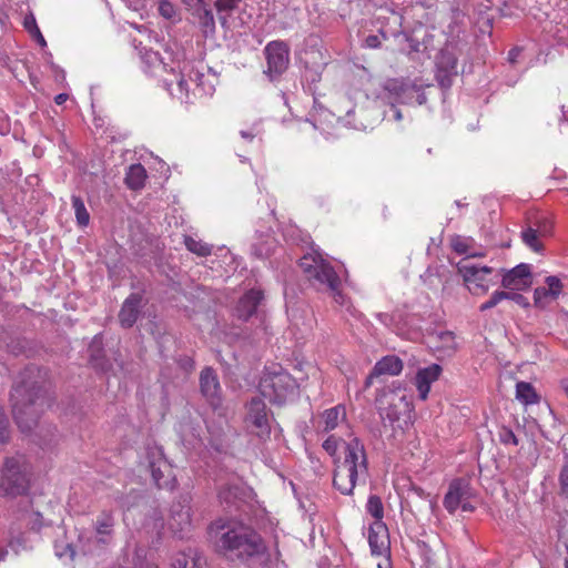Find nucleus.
Returning <instances> with one entry per match:
<instances>
[{
	"instance_id": "53",
	"label": "nucleus",
	"mask_w": 568,
	"mask_h": 568,
	"mask_svg": "<svg viewBox=\"0 0 568 568\" xmlns=\"http://www.w3.org/2000/svg\"><path fill=\"white\" fill-rule=\"evenodd\" d=\"M520 53H521V48H519V47L513 48L508 53V61L510 63H516L518 61Z\"/></svg>"
},
{
	"instance_id": "64",
	"label": "nucleus",
	"mask_w": 568,
	"mask_h": 568,
	"mask_svg": "<svg viewBox=\"0 0 568 568\" xmlns=\"http://www.w3.org/2000/svg\"><path fill=\"white\" fill-rule=\"evenodd\" d=\"M565 568H568V557L565 559Z\"/></svg>"
},
{
	"instance_id": "6",
	"label": "nucleus",
	"mask_w": 568,
	"mask_h": 568,
	"mask_svg": "<svg viewBox=\"0 0 568 568\" xmlns=\"http://www.w3.org/2000/svg\"><path fill=\"white\" fill-rule=\"evenodd\" d=\"M389 376L390 357L384 356L375 364L365 383L366 387L376 388L373 404L383 422L390 418V390L387 388Z\"/></svg>"
},
{
	"instance_id": "40",
	"label": "nucleus",
	"mask_w": 568,
	"mask_h": 568,
	"mask_svg": "<svg viewBox=\"0 0 568 568\" xmlns=\"http://www.w3.org/2000/svg\"><path fill=\"white\" fill-rule=\"evenodd\" d=\"M190 548L186 551L176 554L171 562L172 568H186L191 561Z\"/></svg>"
},
{
	"instance_id": "2",
	"label": "nucleus",
	"mask_w": 568,
	"mask_h": 568,
	"mask_svg": "<svg viewBox=\"0 0 568 568\" xmlns=\"http://www.w3.org/2000/svg\"><path fill=\"white\" fill-rule=\"evenodd\" d=\"M172 62L176 63V73L175 67H172V79H163L164 87L171 95L187 100L191 91L194 95L214 93L217 78L209 69L206 70L202 62L194 63L186 60L184 52H178Z\"/></svg>"
},
{
	"instance_id": "23",
	"label": "nucleus",
	"mask_w": 568,
	"mask_h": 568,
	"mask_svg": "<svg viewBox=\"0 0 568 568\" xmlns=\"http://www.w3.org/2000/svg\"><path fill=\"white\" fill-rule=\"evenodd\" d=\"M178 52H183L176 43L173 45L168 47L165 50V53L168 54V59L170 62H166L164 58H160L159 53L155 51H146L144 54V58L146 60V63H149L154 69H162L165 72H169L172 77L171 68L175 67V72L178 71L176 63H173L172 60L176 57Z\"/></svg>"
},
{
	"instance_id": "13",
	"label": "nucleus",
	"mask_w": 568,
	"mask_h": 568,
	"mask_svg": "<svg viewBox=\"0 0 568 568\" xmlns=\"http://www.w3.org/2000/svg\"><path fill=\"white\" fill-rule=\"evenodd\" d=\"M471 496L473 491L469 484L465 480L456 479L449 485L444 498V506L449 513H455L457 509L473 511L475 507L470 503Z\"/></svg>"
},
{
	"instance_id": "36",
	"label": "nucleus",
	"mask_w": 568,
	"mask_h": 568,
	"mask_svg": "<svg viewBox=\"0 0 568 568\" xmlns=\"http://www.w3.org/2000/svg\"><path fill=\"white\" fill-rule=\"evenodd\" d=\"M521 240L534 252H540L542 250V244L539 241V232L532 227H527L521 232Z\"/></svg>"
},
{
	"instance_id": "44",
	"label": "nucleus",
	"mask_w": 568,
	"mask_h": 568,
	"mask_svg": "<svg viewBox=\"0 0 568 568\" xmlns=\"http://www.w3.org/2000/svg\"><path fill=\"white\" fill-rule=\"evenodd\" d=\"M159 12L165 19H172L175 16V9L173 4L166 0L160 1Z\"/></svg>"
},
{
	"instance_id": "38",
	"label": "nucleus",
	"mask_w": 568,
	"mask_h": 568,
	"mask_svg": "<svg viewBox=\"0 0 568 568\" xmlns=\"http://www.w3.org/2000/svg\"><path fill=\"white\" fill-rule=\"evenodd\" d=\"M435 338L440 343L437 345V348H440L445 352H453L456 348V338L454 333L448 331L439 332L435 335Z\"/></svg>"
},
{
	"instance_id": "52",
	"label": "nucleus",
	"mask_w": 568,
	"mask_h": 568,
	"mask_svg": "<svg viewBox=\"0 0 568 568\" xmlns=\"http://www.w3.org/2000/svg\"><path fill=\"white\" fill-rule=\"evenodd\" d=\"M501 440L505 444L517 445V438H516L515 434L511 430H506L504 433L503 437H501Z\"/></svg>"
},
{
	"instance_id": "58",
	"label": "nucleus",
	"mask_w": 568,
	"mask_h": 568,
	"mask_svg": "<svg viewBox=\"0 0 568 568\" xmlns=\"http://www.w3.org/2000/svg\"><path fill=\"white\" fill-rule=\"evenodd\" d=\"M561 387L565 390V393L568 395V378L561 381Z\"/></svg>"
},
{
	"instance_id": "45",
	"label": "nucleus",
	"mask_w": 568,
	"mask_h": 568,
	"mask_svg": "<svg viewBox=\"0 0 568 568\" xmlns=\"http://www.w3.org/2000/svg\"><path fill=\"white\" fill-rule=\"evenodd\" d=\"M559 483L561 493L568 495V458H566L565 464L560 470Z\"/></svg>"
},
{
	"instance_id": "10",
	"label": "nucleus",
	"mask_w": 568,
	"mask_h": 568,
	"mask_svg": "<svg viewBox=\"0 0 568 568\" xmlns=\"http://www.w3.org/2000/svg\"><path fill=\"white\" fill-rule=\"evenodd\" d=\"M244 423L246 429L261 439L270 436L271 416L265 403L261 398H253L247 404Z\"/></svg>"
},
{
	"instance_id": "42",
	"label": "nucleus",
	"mask_w": 568,
	"mask_h": 568,
	"mask_svg": "<svg viewBox=\"0 0 568 568\" xmlns=\"http://www.w3.org/2000/svg\"><path fill=\"white\" fill-rule=\"evenodd\" d=\"M9 438V422L7 415L0 405V443H6Z\"/></svg>"
},
{
	"instance_id": "18",
	"label": "nucleus",
	"mask_w": 568,
	"mask_h": 568,
	"mask_svg": "<svg viewBox=\"0 0 568 568\" xmlns=\"http://www.w3.org/2000/svg\"><path fill=\"white\" fill-rule=\"evenodd\" d=\"M393 99L405 104H422L425 95L416 84L405 81H393Z\"/></svg>"
},
{
	"instance_id": "22",
	"label": "nucleus",
	"mask_w": 568,
	"mask_h": 568,
	"mask_svg": "<svg viewBox=\"0 0 568 568\" xmlns=\"http://www.w3.org/2000/svg\"><path fill=\"white\" fill-rule=\"evenodd\" d=\"M142 297L140 294H131L122 304L119 321L123 327H131L136 322Z\"/></svg>"
},
{
	"instance_id": "34",
	"label": "nucleus",
	"mask_w": 568,
	"mask_h": 568,
	"mask_svg": "<svg viewBox=\"0 0 568 568\" xmlns=\"http://www.w3.org/2000/svg\"><path fill=\"white\" fill-rule=\"evenodd\" d=\"M437 65L440 70H444L447 74L457 73V59L448 51H442L438 59Z\"/></svg>"
},
{
	"instance_id": "55",
	"label": "nucleus",
	"mask_w": 568,
	"mask_h": 568,
	"mask_svg": "<svg viewBox=\"0 0 568 568\" xmlns=\"http://www.w3.org/2000/svg\"><path fill=\"white\" fill-rule=\"evenodd\" d=\"M32 37L37 40V42H38L42 48H44V47L47 45L45 39L43 38V36H42V33H41V31H40V30H39L37 33H34Z\"/></svg>"
},
{
	"instance_id": "12",
	"label": "nucleus",
	"mask_w": 568,
	"mask_h": 568,
	"mask_svg": "<svg viewBox=\"0 0 568 568\" xmlns=\"http://www.w3.org/2000/svg\"><path fill=\"white\" fill-rule=\"evenodd\" d=\"M267 68L264 73L270 80L278 79L288 68L290 48L283 41H271L264 48Z\"/></svg>"
},
{
	"instance_id": "5",
	"label": "nucleus",
	"mask_w": 568,
	"mask_h": 568,
	"mask_svg": "<svg viewBox=\"0 0 568 568\" xmlns=\"http://www.w3.org/2000/svg\"><path fill=\"white\" fill-rule=\"evenodd\" d=\"M300 266L315 286L329 292L336 303L344 304V295L341 292V280L335 270L318 252L314 251L305 254L300 260Z\"/></svg>"
},
{
	"instance_id": "30",
	"label": "nucleus",
	"mask_w": 568,
	"mask_h": 568,
	"mask_svg": "<svg viewBox=\"0 0 568 568\" xmlns=\"http://www.w3.org/2000/svg\"><path fill=\"white\" fill-rule=\"evenodd\" d=\"M516 398L525 404L531 405L538 403V395L531 384L519 382L516 385Z\"/></svg>"
},
{
	"instance_id": "17",
	"label": "nucleus",
	"mask_w": 568,
	"mask_h": 568,
	"mask_svg": "<svg viewBox=\"0 0 568 568\" xmlns=\"http://www.w3.org/2000/svg\"><path fill=\"white\" fill-rule=\"evenodd\" d=\"M187 4L202 32L205 36L213 34L215 31V20L212 9L203 0H189Z\"/></svg>"
},
{
	"instance_id": "1",
	"label": "nucleus",
	"mask_w": 568,
	"mask_h": 568,
	"mask_svg": "<svg viewBox=\"0 0 568 568\" xmlns=\"http://www.w3.org/2000/svg\"><path fill=\"white\" fill-rule=\"evenodd\" d=\"M12 415L23 433L37 427L40 416L50 406L45 390L36 379V372L27 369L13 384L10 393Z\"/></svg>"
},
{
	"instance_id": "47",
	"label": "nucleus",
	"mask_w": 568,
	"mask_h": 568,
	"mask_svg": "<svg viewBox=\"0 0 568 568\" xmlns=\"http://www.w3.org/2000/svg\"><path fill=\"white\" fill-rule=\"evenodd\" d=\"M240 134L243 139L252 141L254 138L262 134V128L258 123H256L250 130H242Z\"/></svg>"
},
{
	"instance_id": "37",
	"label": "nucleus",
	"mask_w": 568,
	"mask_h": 568,
	"mask_svg": "<svg viewBox=\"0 0 568 568\" xmlns=\"http://www.w3.org/2000/svg\"><path fill=\"white\" fill-rule=\"evenodd\" d=\"M242 488L239 484H231L225 487H221L219 491V498L221 501L232 504L240 497Z\"/></svg>"
},
{
	"instance_id": "27",
	"label": "nucleus",
	"mask_w": 568,
	"mask_h": 568,
	"mask_svg": "<svg viewBox=\"0 0 568 568\" xmlns=\"http://www.w3.org/2000/svg\"><path fill=\"white\" fill-rule=\"evenodd\" d=\"M345 417L346 410L345 407L342 405H337L335 407L326 409L321 416L318 428L322 429L323 432L333 430L342 420L345 419Z\"/></svg>"
},
{
	"instance_id": "11",
	"label": "nucleus",
	"mask_w": 568,
	"mask_h": 568,
	"mask_svg": "<svg viewBox=\"0 0 568 568\" xmlns=\"http://www.w3.org/2000/svg\"><path fill=\"white\" fill-rule=\"evenodd\" d=\"M148 467L152 478L159 488H171L173 486L172 467L165 459L163 450L159 446H149L146 449Z\"/></svg>"
},
{
	"instance_id": "31",
	"label": "nucleus",
	"mask_w": 568,
	"mask_h": 568,
	"mask_svg": "<svg viewBox=\"0 0 568 568\" xmlns=\"http://www.w3.org/2000/svg\"><path fill=\"white\" fill-rule=\"evenodd\" d=\"M504 300H524V296L517 293H508L505 291H495L488 301L479 306L480 312H485L498 305Z\"/></svg>"
},
{
	"instance_id": "15",
	"label": "nucleus",
	"mask_w": 568,
	"mask_h": 568,
	"mask_svg": "<svg viewBox=\"0 0 568 568\" xmlns=\"http://www.w3.org/2000/svg\"><path fill=\"white\" fill-rule=\"evenodd\" d=\"M532 284L531 268L529 264H518L507 271L501 278V285L511 291H524Z\"/></svg>"
},
{
	"instance_id": "56",
	"label": "nucleus",
	"mask_w": 568,
	"mask_h": 568,
	"mask_svg": "<svg viewBox=\"0 0 568 568\" xmlns=\"http://www.w3.org/2000/svg\"><path fill=\"white\" fill-rule=\"evenodd\" d=\"M385 561L377 565L378 568H390V552H386Z\"/></svg>"
},
{
	"instance_id": "19",
	"label": "nucleus",
	"mask_w": 568,
	"mask_h": 568,
	"mask_svg": "<svg viewBox=\"0 0 568 568\" xmlns=\"http://www.w3.org/2000/svg\"><path fill=\"white\" fill-rule=\"evenodd\" d=\"M168 524L174 532L183 534L187 531L192 524L190 505L186 503L173 504Z\"/></svg>"
},
{
	"instance_id": "32",
	"label": "nucleus",
	"mask_w": 568,
	"mask_h": 568,
	"mask_svg": "<svg viewBox=\"0 0 568 568\" xmlns=\"http://www.w3.org/2000/svg\"><path fill=\"white\" fill-rule=\"evenodd\" d=\"M184 244L190 252L199 256H207L212 252V247L209 244L202 242L201 240H196L192 236H185Z\"/></svg>"
},
{
	"instance_id": "48",
	"label": "nucleus",
	"mask_w": 568,
	"mask_h": 568,
	"mask_svg": "<svg viewBox=\"0 0 568 568\" xmlns=\"http://www.w3.org/2000/svg\"><path fill=\"white\" fill-rule=\"evenodd\" d=\"M239 2L240 0H217L215 7L220 12L229 11L234 9Z\"/></svg>"
},
{
	"instance_id": "59",
	"label": "nucleus",
	"mask_w": 568,
	"mask_h": 568,
	"mask_svg": "<svg viewBox=\"0 0 568 568\" xmlns=\"http://www.w3.org/2000/svg\"><path fill=\"white\" fill-rule=\"evenodd\" d=\"M8 554L7 550L0 548V561L4 559L6 555Z\"/></svg>"
},
{
	"instance_id": "14",
	"label": "nucleus",
	"mask_w": 568,
	"mask_h": 568,
	"mask_svg": "<svg viewBox=\"0 0 568 568\" xmlns=\"http://www.w3.org/2000/svg\"><path fill=\"white\" fill-rule=\"evenodd\" d=\"M367 539L372 555L382 556L390 552V532L383 520L369 524Z\"/></svg>"
},
{
	"instance_id": "29",
	"label": "nucleus",
	"mask_w": 568,
	"mask_h": 568,
	"mask_svg": "<svg viewBox=\"0 0 568 568\" xmlns=\"http://www.w3.org/2000/svg\"><path fill=\"white\" fill-rule=\"evenodd\" d=\"M146 179V171L142 164H133L129 168L125 176L126 184L132 190L143 187Z\"/></svg>"
},
{
	"instance_id": "54",
	"label": "nucleus",
	"mask_w": 568,
	"mask_h": 568,
	"mask_svg": "<svg viewBox=\"0 0 568 568\" xmlns=\"http://www.w3.org/2000/svg\"><path fill=\"white\" fill-rule=\"evenodd\" d=\"M403 371V363L398 357L393 356V375H398Z\"/></svg>"
},
{
	"instance_id": "57",
	"label": "nucleus",
	"mask_w": 568,
	"mask_h": 568,
	"mask_svg": "<svg viewBox=\"0 0 568 568\" xmlns=\"http://www.w3.org/2000/svg\"><path fill=\"white\" fill-rule=\"evenodd\" d=\"M68 98H69V97H68V94H65V93H60V94H58V95L54 98V101H55V103H57V104H59V105H60V104H63V103L68 100Z\"/></svg>"
},
{
	"instance_id": "4",
	"label": "nucleus",
	"mask_w": 568,
	"mask_h": 568,
	"mask_svg": "<svg viewBox=\"0 0 568 568\" xmlns=\"http://www.w3.org/2000/svg\"><path fill=\"white\" fill-rule=\"evenodd\" d=\"M367 462L363 445L357 438L345 447L344 460L335 465L333 484L343 495H351L357 483H365Z\"/></svg>"
},
{
	"instance_id": "21",
	"label": "nucleus",
	"mask_w": 568,
	"mask_h": 568,
	"mask_svg": "<svg viewBox=\"0 0 568 568\" xmlns=\"http://www.w3.org/2000/svg\"><path fill=\"white\" fill-rule=\"evenodd\" d=\"M442 367L437 364H433L417 372L416 387L418 390L419 398L422 400H425L427 398L432 383L438 379Z\"/></svg>"
},
{
	"instance_id": "33",
	"label": "nucleus",
	"mask_w": 568,
	"mask_h": 568,
	"mask_svg": "<svg viewBox=\"0 0 568 568\" xmlns=\"http://www.w3.org/2000/svg\"><path fill=\"white\" fill-rule=\"evenodd\" d=\"M274 243V239L267 235L265 239H262L261 241L253 244L252 252L256 257L265 258L272 253Z\"/></svg>"
},
{
	"instance_id": "61",
	"label": "nucleus",
	"mask_w": 568,
	"mask_h": 568,
	"mask_svg": "<svg viewBox=\"0 0 568 568\" xmlns=\"http://www.w3.org/2000/svg\"><path fill=\"white\" fill-rule=\"evenodd\" d=\"M141 568H158V566H155L153 564H145V566L141 567Z\"/></svg>"
},
{
	"instance_id": "28",
	"label": "nucleus",
	"mask_w": 568,
	"mask_h": 568,
	"mask_svg": "<svg viewBox=\"0 0 568 568\" xmlns=\"http://www.w3.org/2000/svg\"><path fill=\"white\" fill-rule=\"evenodd\" d=\"M398 397H399L400 405L403 406V410L396 417L393 415V423L395 420L400 422L398 424V427L404 429L413 424L414 406L412 403V396L407 397L406 395L403 394Z\"/></svg>"
},
{
	"instance_id": "26",
	"label": "nucleus",
	"mask_w": 568,
	"mask_h": 568,
	"mask_svg": "<svg viewBox=\"0 0 568 568\" xmlns=\"http://www.w3.org/2000/svg\"><path fill=\"white\" fill-rule=\"evenodd\" d=\"M263 298V294L258 290L248 291L239 302L237 305V314L239 317L243 320H247L250 316L254 314L257 305Z\"/></svg>"
},
{
	"instance_id": "24",
	"label": "nucleus",
	"mask_w": 568,
	"mask_h": 568,
	"mask_svg": "<svg viewBox=\"0 0 568 568\" xmlns=\"http://www.w3.org/2000/svg\"><path fill=\"white\" fill-rule=\"evenodd\" d=\"M114 524V516L110 511H102L97 516L93 526L98 542H110L112 539Z\"/></svg>"
},
{
	"instance_id": "8",
	"label": "nucleus",
	"mask_w": 568,
	"mask_h": 568,
	"mask_svg": "<svg viewBox=\"0 0 568 568\" xmlns=\"http://www.w3.org/2000/svg\"><path fill=\"white\" fill-rule=\"evenodd\" d=\"M457 271L471 295L483 296L495 284L494 268L490 266L479 265L468 258H463L457 263Z\"/></svg>"
},
{
	"instance_id": "50",
	"label": "nucleus",
	"mask_w": 568,
	"mask_h": 568,
	"mask_svg": "<svg viewBox=\"0 0 568 568\" xmlns=\"http://www.w3.org/2000/svg\"><path fill=\"white\" fill-rule=\"evenodd\" d=\"M55 554L59 557H63V556L68 555L70 558H73L74 550L72 549V547L69 544L65 545V549L64 550H63V548H59V546L55 545Z\"/></svg>"
},
{
	"instance_id": "16",
	"label": "nucleus",
	"mask_w": 568,
	"mask_h": 568,
	"mask_svg": "<svg viewBox=\"0 0 568 568\" xmlns=\"http://www.w3.org/2000/svg\"><path fill=\"white\" fill-rule=\"evenodd\" d=\"M200 388L211 406L216 408L221 405L222 388L216 373L211 367H206L201 372Z\"/></svg>"
},
{
	"instance_id": "41",
	"label": "nucleus",
	"mask_w": 568,
	"mask_h": 568,
	"mask_svg": "<svg viewBox=\"0 0 568 568\" xmlns=\"http://www.w3.org/2000/svg\"><path fill=\"white\" fill-rule=\"evenodd\" d=\"M387 40L386 32L379 31L378 34H371L365 39V45L371 49L378 48L383 41Z\"/></svg>"
},
{
	"instance_id": "35",
	"label": "nucleus",
	"mask_w": 568,
	"mask_h": 568,
	"mask_svg": "<svg viewBox=\"0 0 568 568\" xmlns=\"http://www.w3.org/2000/svg\"><path fill=\"white\" fill-rule=\"evenodd\" d=\"M72 207L75 213L77 221L79 225L87 226L90 221L89 212L87 211V207L84 205V202L80 196L72 195Z\"/></svg>"
},
{
	"instance_id": "46",
	"label": "nucleus",
	"mask_w": 568,
	"mask_h": 568,
	"mask_svg": "<svg viewBox=\"0 0 568 568\" xmlns=\"http://www.w3.org/2000/svg\"><path fill=\"white\" fill-rule=\"evenodd\" d=\"M23 27L24 29L31 34L33 36L34 33H37L40 29L38 28V24H37V21H36V18L32 13L30 14H27L23 19Z\"/></svg>"
},
{
	"instance_id": "25",
	"label": "nucleus",
	"mask_w": 568,
	"mask_h": 568,
	"mask_svg": "<svg viewBox=\"0 0 568 568\" xmlns=\"http://www.w3.org/2000/svg\"><path fill=\"white\" fill-rule=\"evenodd\" d=\"M452 248L458 254H465L466 257H484L486 252L481 248L475 250V241L471 237L454 235L450 239Z\"/></svg>"
},
{
	"instance_id": "43",
	"label": "nucleus",
	"mask_w": 568,
	"mask_h": 568,
	"mask_svg": "<svg viewBox=\"0 0 568 568\" xmlns=\"http://www.w3.org/2000/svg\"><path fill=\"white\" fill-rule=\"evenodd\" d=\"M191 561L186 568H205L206 560L203 556H201L197 550L190 548Z\"/></svg>"
},
{
	"instance_id": "62",
	"label": "nucleus",
	"mask_w": 568,
	"mask_h": 568,
	"mask_svg": "<svg viewBox=\"0 0 568 568\" xmlns=\"http://www.w3.org/2000/svg\"><path fill=\"white\" fill-rule=\"evenodd\" d=\"M187 367H189L190 369H192V368H193V362H192L191 359H187Z\"/></svg>"
},
{
	"instance_id": "51",
	"label": "nucleus",
	"mask_w": 568,
	"mask_h": 568,
	"mask_svg": "<svg viewBox=\"0 0 568 568\" xmlns=\"http://www.w3.org/2000/svg\"><path fill=\"white\" fill-rule=\"evenodd\" d=\"M55 554L59 557H63V556L68 555L70 558H73L74 550L72 549V547L69 544L65 545V549L64 550H63V548H59V546L55 545Z\"/></svg>"
},
{
	"instance_id": "39",
	"label": "nucleus",
	"mask_w": 568,
	"mask_h": 568,
	"mask_svg": "<svg viewBox=\"0 0 568 568\" xmlns=\"http://www.w3.org/2000/svg\"><path fill=\"white\" fill-rule=\"evenodd\" d=\"M367 513L374 518V521L383 520L384 507L378 496H371L366 505Z\"/></svg>"
},
{
	"instance_id": "3",
	"label": "nucleus",
	"mask_w": 568,
	"mask_h": 568,
	"mask_svg": "<svg viewBox=\"0 0 568 568\" xmlns=\"http://www.w3.org/2000/svg\"><path fill=\"white\" fill-rule=\"evenodd\" d=\"M210 534L220 549L233 551L242 558L257 556L265 550L260 535L241 524L215 521Z\"/></svg>"
},
{
	"instance_id": "20",
	"label": "nucleus",
	"mask_w": 568,
	"mask_h": 568,
	"mask_svg": "<svg viewBox=\"0 0 568 568\" xmlns=\"http://www.w3.org/2000/svg\"><path fill=\"white\" fill-rule=\"evenodd\" d=\"M547 287H537L534 292V301L538 306H545L549 300H556L562 292V283L557 276L546 277Z\"/></svg>"
},
{
	"instance_id": "49",
	"label": "nucleus",
	"mask_w": 568,
	"mask_h": 568,
	"mask_svg": "<svg viewBox=\"0 0 568 568\" xmlns=\"http://www.w3.org/2000/svg\"><path fill=\"white\" fill-rule=\"evenodd\" d=\"M337 447H338V440L335 438V437H328L324 443H323V448L329 454V455H334L337 450Z\"/></svg>"
},
{
	"instance_id": "60",
	"label": "nucleus",
	"mask_w": 568,
	"mask_h": 568,
	"mask_svg": "<svg viewBox=\"0 0 568 568\" xmlns=\"http://www.w3.org/2000/svg\"><path fill=\"white\" fill-rule=\"evenodd\" d=\"M562 118L566 122H568V110H562Z\"/></svg>"
},
{
	"instance_id": "63",
	"label": "nucleus",
	"mask_w": 568,
	"mask_h": 568,
	"mask_svg": "<svg viewBox=\"0 0 568 568\" xmlns=\"http://www.w3.org/2000/svg\"><path fill=\"white\" fill-rule=\"evenodd\" d=\"M395 118H396L397 120H400V119H402V114H400V112H399V111H397V112L395 113Z\"/></svg>"
},
{
	"instance_id": "9",
	"label": "nucleus",
	"mask_w": 568,
	"mask_h": 568,
	"mask_svg": "<svg viewBox=\"0 0 568 568\" xmlns=\"http://www.w3.org/2000/svg\"><path fill=\"white\" fill-rule=\"evenodd\" d=\"M29 486L26 470L16 458H8L2 469L0 491L4 496H17L23 494Z\"/></svg>"
},
{
	"instance_id": "7",
	"label": "nucleus",
	"mask_w": 568,
	"mask_h": 568,
	"mask_svg": "<svg viewBox=\"0 0 568 568\" xmlns=\"http://www.w3.org/2000/svg\"><path fill=\"white\" fill-rule=\"evenodd\" d=\"M296 387L295 379L282 369L265 373L260 383L262 396L276 405H282L291 398Z\"/></svg>"
}]
</instances>
